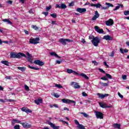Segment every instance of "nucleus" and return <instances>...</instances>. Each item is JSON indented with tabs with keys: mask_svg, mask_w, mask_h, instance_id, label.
<instances>
[{
	"mask_svg": "<svg viewBox=\"0 0 129 129\" xmlns=\"http://www.w3.org/2000/svg\"><path fill=\"white\" fill-rule=\"evenodd\" d=\"M67 72L69 73V74H71V73H74V74H76V75H78L79 76H81L82 77H83V78H85V79H86V80H88L89 79L88 76H87L85 74L83 73L79 74L77 72L72 70V69H67Z\"/></svg>",
	"mask_w": 129,
	"mask_h": 129,
	"instance_id": "obj_2",
	"label": "nucleus"
},
{
	"mask_svg": "<svg viewBox=\"0 0 129 129\" xmlns=\"http://www.w3.org/2000/svg\"><path fill=\"white\" fill-rule=\"evenodd\" d=\"M48 124H49V125H50L51 127H52L53 129H58L59 128V126H56L55 125V124L50 122V121H48Z\"/></svg>",
	"mask_w": 129,
	"mask_h": 129,
	"instance_id": "obj_18",
	"label": "nucleus"
},
{
	"mask_svg": "<svg viewBox=\"0 0 129 129\" xmlns=\"http://www.w3.org/2000/svg\"><path fill=\"white\" fill-rule=\"evenodd\" d=\"M12 124H15V123H20V124H22V122L19 120H17L16 119H13L12 121Z\"/></svg>",
	"mask_w": 129,
	"mask_h": 129,
	"instance_id": "obj_21",
	"label": "nucleus"
},
{
	"mask_svg": "<svg viewBox=\"0 0 129 129\" xmlns=\"http://www.w3.org/2000/svg\"><path fill=\"white\" fill-rule=\"evenodd\" d=\"M95 38V37H94V36H93V35H90L89 36V40H93V39H94Z\"/></svg>",
	"mask_w": 129,
	"mask_h": 129,
	"instance_id": "obj_40",
	"label": "nucleus"
},
{
	"mask_svg": "<svg viewBox=\"0 0 129 129\" xmlns=\"http://www.w3.org/2000/svg\"><path fill=\"white\" fill-rule=\"evenodd\" d=\"M100 84H102V86H104V87H106L108 86V83H102L100 82Z\"/></svg>",
	"mask_w": 129,
	"mask_h": 129,
	"instance_id": "obj_29",
	"label": "nucleus"
},
{
	"mask_svg": "<svg viewBox=\"0 0 129 129\" xmlns=\"http://www.w3.org/2000/svg\"><path fill=\"white\" fill-rule=\"evenodd\" d=\"M118 95L120 98H123V96H122V95H121L120 93L118 92Z\"/></svg>",
	"mask_w": 129,
	"mask_h": 129,
	"instance_id": "obj_51",
	"label": "nucleus"
},
{
	"mask_svg": "<svg viewBox=\"0 0 129 129\" xmlns=\"http://www.w3.org/2000/svg\"><path fill=\"white\" fill-rule=\"evenodd\" d=\"M114 24V22L113 21V20L111 19H109L108 21H106L105 22V24L106 26H108L109 27H110V26H112Z\"/></svg>",
	"mask_w": 129,
	"mask_h": 129,
	"instance_id": "obj_9",
	"label": "nucleus"
},
{
	"mask_svg": "<svg viewBox=\"0 0 129 129\" xmlns=\"http://www.w3.org/2000/svg\"><path fill=\"white\" fill-rule=\"evenodd\" d=\"M99 18V13H98V11L95 12V15L92 18V21H96V19H98Z\"/></svg>",
	"mask_w": 129,
	"mask_h": 129,
	"instance_id": "obj_15",
	"label": "nucleus"
},
{
	"mask_svg": "<svg viewBox=\"0 0 129 129\" xmlns=\"http://www.w3.org/2000/svg\"><path fill=\"white\" fill-rule=\"evenodd\" d=\"M7 4H9V5H12L13 4V1H9L7 2Z\"/></svg>",
	"mask_w": 129,
	"mask_h": 129,
	"instance_id": "obj_62",
	"label": "nucleus"
},
{
	"mask_svg": "<svg viewBox=\"0 0 129 129\" xmlns=\"http://www.w3.org/2000/svg\"><path fill=\"white\" fill-rule=\"evenodd\" d=\"M69 7H73L74 6V2H72L69 5Z\"/></svg>",
	"mask_w": 129,
	"mask_h": 129,
	"instance_id": "obj_55",
	"label": "nucleus"
},
{
	"mask_svg": "<svg viewBox=\"0 0 129 129\" xmlns=\"http://www.w3.org/2000/svg\"><path fill=\"white\" fill-rule=\"evenodd\" d=\"M26 56H27V58L32 57V54H30L29 52H26Z\"/></svg>",
	"mask_w": 129,
	"mask_h": 129,
	"instance_id": "obj_42",
	"label": "nucleus"
},
{
	"mask_svg": "<svg viewBox=\"0 0 129 129\" xmlns=\"http://www.w3.org/2000/svg\"><path fill=\"white\" fill-rule=\"evenodd\" d=\"M67 6L63 3H62L60 6L59 4H56L55 9H61V10H64L67 9Z\"/></svg>",
	"mask_w": 129,
	"mask_h": 129,
	"instance_id": "obj_8",
	"label": "nucleus"
},
{
	"mask_svg": "<svg viewBox=\"0 0 129 129\" xmlns=\"http://www.w3.org/2000/svg\"><path fill=\"white\" fill-rule=\"evenodd\" d=\"M120 52L122 54H123V53H124L123 49H122V48H120Z\"/></svg>",
	"mask_w": 129,
	"mask_h": 129,
	"instance_id": "obj_64",
	"label": "nucleus"
},
{
	"mask_svg": "<svg viewBox=\"0 0 129 129\" xmlns=\"http://www.w3.org/2000/svg\"><path fill=\"white\" fill-rule=\"evenodd\" d=\"M99 105L102 108H110L111 106H107L105 103H99Z\"/></svg>",
	"mask_w": 129,
	"mask_h": 129,
	"instance_id": "obj_16",
	"label": "nucleus"
},
{
	"mask_svg": "<svg viewBox=\"0 0 129 129\" xmlns=\"http://www.w3.org/2000/svg\"><path fill=\"white\" fill-rule=\"evenodd\" d=\"M94 29H95V31H96V32H97V33H99V34H102V33H104L103 29H100L99 27H98L97 26H95L94 27Z\"/></svg>",
	"mask_w": 129,
	"mask_h": 129,
	"instance_id": "obj_11",
	"label": "nucleus"
},
{
	"mask_svg": "<svg viewBox=\"0 0 129 129\" xmlns=\"http://www.w3.org/2000/svg\"><path fill=\"white\" fill-rule=\"evenodd\" d=\"M99 71L101 72V73H103V74H106V73H105V71H103L102 69H99Z\"/></svg>",
	"mask_w": 129,
	"mask_h": 129,
	"instance_id": "obj_44",
	"label": "nucleus"
},
{
	"mask_svg": "<svg viewBox=\"0 0 129 129\" xmlns=\"http://www.w3.org/2000/svg\"><path fill=\"white\" fill-rule=\"evenodd\" d=\"M105 5L106 6H107V7H108V9H109V7H111V8H113V5L110 4V3H105Z\"/></svg>",
	"mask_w": 129,
	"mask_h": 129,
	"instance_id": "obj_31",
	"label": "nucleus"
},
{
	"mask_svg": "<svg viewBox=\"0 0 129 129\" xmlns=\"http://www.w3.org/2000/svg\"><path fill=\"white\" fill-rule=\"evenodd\" d=\"M81 114H83V115H84V116L85 117H88V114H86V113H85V112H81V113H80Z\"/></svg>",
	"mask_w": 129,
	"mask_h": 129,
	"instance_id": "obj_34",
	"label": "nucleus"
},
{
	"mask_svg": "<svg viewBox=\"0 0 129 129\" xmlns=\"http://www.w3.org/2000/svg\"><path fill=\"white\" fill-rule=\"evenodd\" d=\"M59 42L60 43H61L63 45V46H65V45H66V39L61 38L59 39Z\"/></svg>",
	"mask_w": 129,
	"mask_h": 129,
	"instance_id": "obj_23",
	"label": "nucleus"
},
{
	"mask_svg": "<svg viewBox=\"0 0 129 129\" xmlns=\"http://www.w3.org/2000/svg\"><path fill=\"white\" fill-rule=\"evenodd\" d=\"M27 60L28 62H30V63H33V59H32V57H28Z\"/></svg>",
	"mask_w": 129,
	"mask_h": 129,
	"instance_id": "obj_37",
	"label": "nucleus"
},
{
	"mask_svg": "<svg viewBox=\"0 0 129 129\" xmlns=\"http://www.w3.org/2000/svg\"><path fill=\"white\" fill-rule=\"evenodd\" d=\"M75 122L76 124H78L79 125L80 124H79V122L77 120H75Z\"/></svg>",
	"mask_w": 129,
	"mask_h": 129,
	"instance_id": "obj_63",
	"label": "nucleus"
},
{
	"mask_svg": "<svg viewBox=\"0 0 129 129\" xmlns=\"http://www.w3.org/2000/svg\"><path fill=\"white\" fill-rule=\"evenodd\" d=\"M34 63L36 65H39V66H43L45 64L43 61L39 59L34 60Z\"/></svg>",
	"mask_w": 129,
	"mask_h": 129,
	"instance_id": "obj_13",
	"label": "nucleus"
},
{
	"mask_svg": "<svg viewBox=\"0 0 129 129\" xmlns=\"http://www.w3.org/2000/svg\"><path fill=\"white\" fill-rule=\"evenodd\" d=\"M78 128L79 129H85V126H84V125L80 124L78 126Z\"/></svg>",
	"mask_w": 129,
	"mask_h": 129,
	"instance_id": "obj_32",
	"label": "nucleus"
},
{
	"mask_svg": "<svg viewBox=\"0 0 129 129\" xmlns=\"http://www.w3.org/2000/svg\"><path fill=\"white\" fill-rule=\"evenodd\" d=\"M50 16L51 17H52V18H53L54 19H56V18H57V14H56V13L50 14Z\"/></svg>",
	"mask_w": 129,
	"mask_h": 129,
	"instance_id": "obj_33",
	"label": "nucleus"
},
{
	"mask_svg": "<svg viewBox=\"0 0 129 129\" xmlns=\"http://www.w3.org/2000/svg\"><path fill=\"white\" fill-rule=\"evenodd\" d=\"M120 8V6H119V5H118V6H117L115 9H113L114 11H117V10H119V9Z\"/></svg>",
	"mask_w": 129,
	"mask_h": 129,
	"instance_id": "obj_36",
	"label": "nucleus"
},
{
	"mask_svg": "<svg viewBox=\"0 0 129 129\" xmlns=\"http://www.w3.org/2000/svg\"><path fill=\"white\" fill-rule=\"evenodd\" d=\"M50 9H52V6L51 5H50L49 7H47L46 8V12H49Z\"/></svg>",
	"mask_w": 129,
	"mask_h": 129,
	"instance_id": "obj_38",
	"label": "nucleus"
},
{
	"mask_svg": "<svg viewBox=\"0 0 129 129\" xmlns=\"http://www.w3.org/2000/svg\"><path fill=\"white\" fill-rule=\"evenodd\" d=\"M92 63H93V64H94L95 66H97V65H98V62H97V61L95 60H93L92 61Z\"/></svg>",
	"mask_w": 129,
	"mask_h": 129,
	"instance_id": "obj_41",
	"label": "nucleus"
},
{
	"mask_svg": "<svg viewBox=\"0 0 129 129\" xmlns=\"http://www.w3.org/2000/svg\"><path fill=\"white\" fill-rule=\"evenodd\" d=\"M122 78L123 80H126V75L122 76Z\"/></svg>",
	"mask_w": 129,
	"mask_h": 129,
	"instance_id": "obj_59",
	"label": "nucleus"
},
{
	"mask_svg": "<svg viewBox=\"0 0 129 129\" xmlns=\"http://www.w3.org/2000/svg\"><path fill=\"white\" fill-rule=\"evenodd\" d=\"M28 67L30 69H33V70H40V68H35V67H32L30 65H28Z\"/></svg>",
	"mask_w": 129,
	"mask_h": 129,
	"instance_id": "obj_25",
	"label": "nucleus"
},
{
	"mask_svg": "<svg viewBox=\"0 0 129 129\" xmlns=\"http://www.w3.org/2000/svg\"><path fill=\"white\" fill-rule=\"evenodd\" d=\"M101 80H104L105 81H106V80H108V79H107V78H106V77L105 76L101 77Z\"/></svg>",
	"mask_w": 129,
	"mask_h": 129,
	"instance_id": "obj_48",
	"label": "nucleus"
},
{
	"mask_svg": "<svg viewBox=\"0 0 129 129\" xmlns=\"http://www.w3.org/2000/svg\"><path fill=\"white\" fill-rule=\"evenodd\" d=\"M66 42H68V43H70L71 42H73V40L71 39H66Z\"/></svg>",
	"mask_w": 129,
	"mask_h": 129,
	"instance_id": "obj_54",
	"label": "nucleus"
},
{
	"mask_svg": "<svg viewBox=\"0 0 129 129\" xmlns=\"http://www.w3.org/2000/svg\"><path fill=\"white\" fill-rule=\"evenodd\" d=\"M37 100H38V102H39V103H43V99L38 98Z\"/></svg>",
	"mask_w": 129,
	"mask_h": 129,
	"instance_id": "obj_50",
	"label": "nucleus"
},
{
	"mask_svg": "<svg viewBox=\"0 0 129 129\" xmlns=\"http://www.w3.org/2000/svg\"><path fill=\"white\" fill-rule=\"evenodd\" d=\"M62 102L63 103H67L68 104H71V103H74V105H75L76 104V102L73 100H69L68 99H62Z\"/></svg>",
	"mask_w": 129,
	"mask_h": 129,
	"instance_id": "obj_7",
	"label": "nucleus"
},
{
	"mask_svg": "<svg viewBox=\"0 0 129 129\" xmlns=\"http://www.w3.org/2000/svg\"><path fill=\"white\" fill-rule=\"evenodd\" d=\"M124 15L125 16H128V15H129V11H124Z\"/></svg>",
	"mask_w": 129,
	"mask_h": 129,
	"instance_id": "obj_47",
	"label": "nucleus"
},
{
	"mask_svg": "<svg viewBox=\"0 0 129 129\" xmlns=\"http://www.w3.org/2000/svg\"><path fill=\"white\" fill-rule=\"evenodd\" d=\"M5 79H9V80H11V79H12V77L11 76H6L5 77Z\"/></svg>",
	"mask_w": 129,
	"mask_h": 129,
	"instance_id": "obj_57",
	"label": "nucleus"
},
{
	"mask_svg": "<svg viewBox=\"0 0 129 129\" xmlns=\"http://www.w3.org/2000/svg\"><path fill=\"white\" fill-rule=\"evenodd\" d=\"M91 7H95L97 9H100V8H101L102 10H108V7H102L101 4L98 3L96 4H94L93 3L91 4Z\"/></svg>",
	"mask_w": 129,
	"mask_h": 129,
	"instance_id": "obj_4",
	"label": "nucleus"
},
{
	"mask_svg": "<svg viewBox=\"0 0 129 129\" xmlns=\"http://www.w3.org/2000/svg\"><path fill=\"white\" fill-rule=\"evenodd\" d=\"M14 129H20V125H16L14 126Z\"/></svg>",
	"mask_w": 129,
	"mask_h": 129,
	"instance_id": "obj_58",
	"label": "nucleus"
},
{
	"mask_svg": "<svg viewBox=\"0 0 129 129\" xmlns=\"http://www.w3.org/2000/svg\"><path fill=\"white\" fill-rule=\"evenodd\" d=\"M50 56H54V57H56V58H61V57L59 56V55H58V54H57L55 52H50Z\"/></svg>",
	"mask_w": 129,
	"mask_h": 129,
	"instance_id": "obj_22",
	"label": "nucleus"
},
{
	"mask_svg": "<svg viewBox=\"0 0 129 129\" xmlns=\"http://www.w3.org/2000/svg\"><path fill=\"white\" fill-rule=\"evenodd\" d=\"M59 121L60 122H62V123H66V124H67V125H68L69 124V123H68V122H67L66 121H64L63 120H59Z\"/></svg>",
	"mask_w": 129,
	"mask_h": 129,
	"instance_id": "obj_46",
	"label": "nucleus"
},
{
	"mask_svg": "<svg viewBox=\"0 0 129 129\" xmlns=\"http://www.w3.org/2000/svg\"><path fill=\"white\" fill-rule=\"evenodd\" d=\"M105 75L107 78H108L109 79H112V76H111V75H110V74L106 73Z\"/></svg>",
	"mask_w": 129,
	"mask_h": 129,
	"instance_id": "obj_30",
	"label": "nucleus"
},
{
	"mask_svg": "<svg viewBox=\"0 0 129 129\" xmlns=\"http://www.w3.org/2000/svg\"><path fill=\"white\" fill-rule=\"evenodd\" d=\"M21 110L24 111V112H26V113H32V110L29 109L28 107H22L21 108Z\"/></svg>",
	"mask_w": 129,
	"mask_h": 129,
	"instance_id": "obj_14",
	"label": "nucleus"
},
{
	"mask_svg": "<svg viewBox=\"0 0 129 129\" xmlns=\"http://www.w3.org/2000/svg\"><path fill=\"white\" fill-rule=\"evenodd\" d=\"M21 124L25 128H31L32 127V124H29L27 122H22Z\"/></svg>",
	"mask_w": 129,
	"mask_h": 129,
	"instance_id": "obj_10",
	"label": "nucleus"
},
{
	"mask_svg": "<svg viewBox=\"0 0 129 129\" xmlns=\"http://www.w3.org/2000/svg\"><path fill=\"white\" fill-rule=\"evenodd\" d=\"M76 11L80 13V14H83V13L86 12V9L78 8L76 9Z\"/></svg>",
	"mask_w": 129,
	"mask_h": 129,
	"instance_id": "obj_17",
	"label": "nucleus"
},
{
	"mask_svg": "<svg viewBox=\"0 0 129 129\" xmlns=\"http://www.w3.org/2000/svg\"><path fill=\"white\" fill-rule=\"evenodd\" d=\"M50 107H53V106H54V107H56V108H59V106H58V105L55 104H53V105H50Z\"/></svg>",
	"mask_w": 129,
	"mask_h": 129,
	"instance_id": "obj_43",
	"label": "nucleus"
},
{
	"mask_svg": "<svg viewBox=\"0 0 129 129\" xmlns=\"http://www.w3.org/2000/svg\"><path fill=\"white\" fill-rule=\"evenodd\" d=\"M82 94L83 96H84V97L88 96V95L86 93H85V92H83Z\"/></svg>",
	"mask_w": 129,
	"mask_h": 129,
	"instance_id": "obj_49",
	"label": "nucleus"
},
{
	"mask_svg": "<svg viewBox=\"0 0 129 129\" xmlns=\"http://www.w3.org/2000/svg\"><path fill=\"white\" fill-rule=\"evenodd\" d=\"M42 14L44 15L45 17H47V16H48V15L49 14V13L48 12V11L43 12L42 13Z\"/></svg>",
	"mask_w": 129,
	"mask_h": 129,
	"instance_id": "obj_39",
	"label": "nucleus"
},
{
	"mask_svg": "<svg viewBox=\"0 0 129 129\" xmlns=\"http://www.w3.org/2000/svg\"><path fill=\"white\" fill-rule=\"evenodd\" d=\"M113 127H114L115 128L120 129V124L114 123V124H113Z\"/></svg>",
	"mask_w": 129,
	"mask_h": 129,
	"instance_id": "obj_24",
	"label": "nucleus"
},
{
	"mask_svg": "<svg viewBox=\"0 0 129 129\" xmlns=\"http://www.w3.org/2000/svg\"><path fill=\"white\" fill-rule=\"evenodd\" d=\"M24 87H25V90H27V91H29V90H30V88H29V86H28L27 85H24Z\"/></svg>",
	"mask_w": 129,
	"mask_h": 129,
	"instance_id": "obj_45",
	"label": "nucleus"
},
{
	"mask_svg": "<svg viewBox=\"0 0 129 129\" xmlns=\"http://www.w3.org/2000/svg\"><path fill=\"white\" fill-rule=\"evenodd\" d=\"M34 102H35V103H36V104H37L38 105H39V104H40V103L39 102V101L38 99L35 100Z\"/></svg>",
	"mask_w": 129,
	"mask_h": 129,
	"instance_id": "obj_53",
	"label": "nucleus"
},
{
	"mask_svg": "<svg viewBox=\"0 0 129 129\" xmlns=\"http://www.w3.org/2000/svg\"><path fill=\"white\" fill-rule=\"evenodd\" d=\"M81 42L82 43H83V44H85V43H86V41H85V40H84V39L82 38L81 39Z\"/></svg>",
	"mask_w": 129,
	"mask_h": 129,
	"instance_id": "obj_60",
	"label": "nucleus"
},
{
	"mask_svg": "<svg viewBox=\"0 0 129 129\" xmlns=\"http://www.w3.org/2000/svg\"><path fill=\"white\" fill-rule=\"evenodd\" d=\"M91 42L95 47H97V46H98V44L100 43V39L98 36H96L92 40Z\"/></svg>",
	"mask_w": 129,
	"mask_h": 129,
	"instance_id": "obj_3",
	"label": "nucleus"
},
{
	"mask_svg": "<svg viewBox=\"0 0 129 129\" xmlns=\"http://www.w3.org/2000/svg\"><path fill=\"white\" fill-rule=\"evenodd\" d=\"M55 87H57V88H63V87L62 85H60V84H56L55 85Z\"/></svg>",
	"mask_w": 129,
	"mask_h": 129,
	"instance_id": "obj_35",
	"label": "nucleus"
},
{
	"mask_svg": "<svg viewBox=\"0 0 129 129\" xmlns=\"http://www.w3.org/2000/svg\"><path fill=\"white\" fill-rule=\"evenodd\" d=\"M97 95L98 96L99 98H100L101 99H103L105 97H106L107 96H109V94H102L101 93H97Z\"/></svg>",
	"mask_w": 129,
	"mask_h": 129,
	"instance_id": "obj_12",
	"label": "nucleus"
},
{
	"mask_svg": "<svg viewBox=\"0 0 129 129\" xmlns=\"http://www.w3.org/2000/svg\"><path fill=\"white\" fill-rule=\"evenodd\" d=\"M22 57L27 58V55H26V54L23 52L16 53L14 52H12L10 53V58H17V59H21Z\"/></svg>",
	"mask_w": 129,
	"mask_h": 129,
	"instance_id": "obj_1",
	"label": "nucleus"
},
{
	"mask_svg": "<svg viewBox=\"0 0 129 129\" xmlns=\"http://www.w3.org/2000/svg\"><path fill=\"white\" fill-rule=\"evenodd\" d=\"M18 70H20L22 72H24V71H25V70H26V67H18Z\"/></svg>",
	"mask_w": 129,
	"mask_h": 129,
	"instance_id": "obj_27",
	"label": "nucleus"
},
{
	"mask_svg": "<svg viewBox=\"0 0 129 129\" xmlns=\"http://www.w3.org/2000/svg\"><path fill=\"white\" fill-rule=\"evenodd\" d=\"M31 28L34 29V30H35V31H38V30H39V27H37L36 25H32Z\"/></svg>",
	"mask_w": 129,
	"mask_h": 129,
	"instance_id": "obj_28",
	"label": "nucleus"
},
{
	"mask_svg": "<svg viewBox=\"0 0 129 129\" xmlns=\"http://www.w3.org/2000/svg\"><path fill=\"white\" fill-rule=\"evenodd\" d=\"M73 82L71 83V85H74V88H75V89H78L79 88H80V85H78V83ZM75 84V85H74Z\"/></svg>",
	"mask_w": 129,
	"mask_h": 129,
	"instance_id": "obj_19",
	"label": "nucleus"
},
{
	"mask_svg": "<svg viewBox=\"0 0 129 129\" xmlns=\"http://www.w3.org/2000/svg\"><path fill=\"white\" fill-rule=\"evenodd\" d=\"M95 115L97 118H99L100 119H103L104 116L103 113L100 111H96Z\"/></svg>",
	"mask_w": 129,
	"mask_h": 129,
	"instance_id": "obj_6",
	"label": "nucleus"
},
{
	"mask_svg": "<svg viewBox=\"0 0 129 129\" xmlns=\"http://www.w3.org/2000/svg\"><path fill=\"white\" fill-rule=\"evenodd\" d=\"M104 65L107 67V68H109V66L107 64V63H106V61H104Z\"/></svg>",
	"mask_w": 129,
	"mask_h": 129,
	"instance_id": "obj_52",
	"label": "nucleus"
},
{
	"mask_svg": "<svg viewBox=\"0 0 129 129\" xmlns=\"http://www.w3.org/2000/svg\"><path fill=\"white\" fill-rule=\"evenodd\" d=\"M54 97H56V98H58V97H59L60 96H59L58 94H54Z\"/></svg>",
	"mask_w": 129,
	"mask_h": 129,
	"instance_id": "obj_61",
	"label": "nucleus"
},
{
	"mask_svg": "<svg viewBox=\"0 0 129 129\" xmlns=\"http://www.w3.org/2000/svg\"><path fill=\"white\" fill-rule=\"evenodd\" d=\"M1 63L2 64H4V65H6V66H9V61H7V60H2L1 61Z\"/></svg>",
	"mask_w": 129,
	"mask_h": 129,
	"instance_id": "obj_26",
	"label": "nucleus"
},
{
	"mask_svg": "<svg viewBox=\"0 0 129 129\" xmlns=\"http://www.w3.org/2000/svg\"><path fill=\"white\" fill-rule=\"evenodd\" d=\"M103 39L106 40V41H112L113 38L110 35L104 36Z\"/></svg>",
	"mask_w": 129,
	"mask_h": 129,
	"instance_id": "obj_20",
	"label": "nucleus"
},
{
	"mask_svg": "<svg viewBox=\"0 0 129 129\" xmlns=\"http://www.w3.org/2000/svg\"><path fill=\"white\" fill-rule=\"evenodd\" d=\"M40 38L39 37H36L35 38H30L29 39V43L30 44H33L34 45H37V44H39L40 42Z\"/></svg>",
	"mask_w": 129,
	"mask_h": 129,
	"instance_id": "obj_5",
	"label": "nucleus"
},
{
	"mask_svg": "<svg viewBox=\"0 0 129 129\" xmlns=\"http://www.w3.org/2000/svg\"><path fill=\"white\" fill-rule=\"evenodd\" d=\"M28 13L29 14H34V11H33L32 9H31L29 11Z\"/></svg>",
	"mask_w": 129,
	"mask_h": 129,
	"instance_id": "obj_56",
	"label": "nucleus"
}]
</instances>
